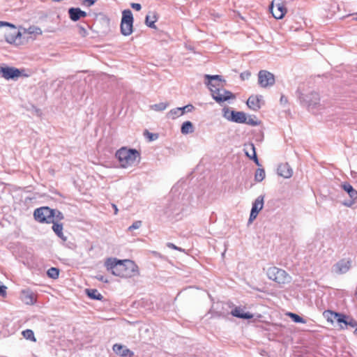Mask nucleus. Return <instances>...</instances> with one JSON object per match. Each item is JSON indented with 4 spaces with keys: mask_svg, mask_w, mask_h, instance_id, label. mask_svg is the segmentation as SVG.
Wrapping results in <instances>:
<instances>
[{
    "mask_svg": "<svg viewBox=\"0 0 357 357\" xmlns=\"http://www.w3.org/2000/svg\"><path fill=\"white\" fill-rule=\"evenodd\" d=\"M258 212L251 209L250 218H249V222H252L257 216Z\"/></svg>",
    "mask_w": 357,
    "mask_h": 357,
    "instance_id": "45",
    "label": "nucleus"
},
{
    "mask_svg": "<svg viewBox=\"0 0 357 357\" xmlns=\"http://www.w3.org/2000/svg\"><path fill=\"white\" fill-rule=\"evenodd\" d=\"M112 349L116 354L122 357H132L134 355V353L132 351L128 349L126 346L120 344H114Z\"/></svg>",
    "mask_w": 357,
    "mask_h": 357,
    "instance_id": "16",
    "label": "nucleus"
},
{
    "mask_svg": "<svg viewBox=\"0 0 357 357\" xmlns=\"http://www.w3.org/2000/svg\"><path fill=\"white\" fill-rule=\"evenodd\" d=\"M78 13L79 15L80 18L85 17L87 15L85 11L82 10L80 8H79Z\"/></svg>",
    "mask_w": 357,
    "mask_h": 357,
    "instance_id": "52",
    "label": "nucleus"
},
{
    "mask_svg": "<svg viewBox=\"0 0 357 357\" xmlns=\"http://www.w3.org/2000/svg\"><path fill=\"white\" fill-rule=\"evenodd\" d=\"M287 315L289 317H290L292 319V320L296 323H302V324L305 323V321L301 317H300L299 315H298L296 314H294L292 312H288Z\"/></svg>",
    "mask_w": 357,
    "mask_h": 357,
    "instance_id": "36",
    "label": "nucleus"
},
{
    "mask_svg": "<svg viewBox=\"0 0 357 357\" xmlns=\"http://www.w3.org/2000/svg\"><path fill=\"white\" fill-rule=\"evenodd\" d=\"M265 171L264 169L258 168L255 174V180L257 182L262 181L265 178Z\"/></svg>",
    "mask_w": 357,
    "mask_h": 357,
    "instance_id": "32",
    "label": "nucleus"
},
{
    "mask_svg": "<svg viewBox=\"0 0 357 357\" xmlns=\"http://www.w3.org/2000/svg\"><path fill=\"white\" fill-rule=\"evenodd\" d=\"M244 151L245 155L251 160H253L255 163L259 166V162L256 154L255 146L253 143H250L244 145Z\"/></svg>",
    "mask_w": 357,
    "mask_h": 357,
    "instance_id": "15",
    "label": "nucleus"
},
{
    "mask_svg": "<svg viewBox=\"0 0 357 357\" xmlns=\"http://www.w3.org/2000/svg\"><path fill=\"white\" fill-rule=\"evenodd\" d=\"M342 188L348 193L349 197L351 199L356 200L357 199V191L352 187L351 184L349 183H344L342 185Z\"/></svg>",
    "mask_w": 357,
    "mask_h": 357,
    "instance_id": "21",
    "label": "nucleus"
},
{
    "mask_svg": "<svg viewBox=\"0 0 357 357\" xmlns=\"http://www.w3.org/2000/svg\"><path fill=\"white\" fill-rule=\"evenodd\" d=\"M130 6H131L132 8H133L137 11L140 10L142 8L141 4H139L138 3H132Z\"/></svg>",
    "mask_w": 357,
    "mask_h": 357,
    "instance_id": "50",
    "label": "nucleus"
},
{
    "mask_svg": "<svg viewBox=\"0 0 357 357\" xmlns=\"http://www.w3.org/2000/svg\"><path fill=\"white\" fill-rule=\"evenodd\" d=\"M354 201H355V200L351 199V201H349V202H344V206H349H349H351V205L354 203Z\"/></svg>",
    "mask_w": 357,
    "mask_h": 357,
    "instance_id": "53",
    "label": "nucleus"
},
{
    "mask_svg": "<svg viewBox=\"0 0 357 357\" xmlns=\"http://www.w3.org/2000/svg\"><path fill=\"white\" fill-rule=\"evenodd\" d=\"M181 111L183 112V114L186 112H192L194 109V106L191 104L187 105L184 107H180Z\"/></svg>",
    "mask_w": 357,
    "mask_h": 357,
    "instance_id": "41",
    "label": "nucleus"
},
{
    "mask_svg": "<svg viewBox=\"0 0 357 357\" xmlns=\"http://www.w3.org/2000/svg\"><path fill=\"white\" fill-rule=\"evenodd\" d=\"M86 293L90 298L97 301H101L103 298L102 295L97 289H86Z\"/></svg>",
    "mask_w": 357,
    "mask_h": 357,
    "instance_id": "27",
    "label": "nucleus"
},
{
    "mask_svg": "<svg viewBox=\"0 0 357 357\" xmlns=\"http://www.w3.org/2000/svg\"><path fill=\"white\" fill-rule=\"evenodd\" d=\"M281 101H284V99H283V96L281 97Z\"/></svg>",
    "mask_w": 357,
    "mask_h": 357,
    "instance_id": "56",
    "label": "nucleus"
},
{
    "mask_svg": "<svg viewBox=\"0 0 357 357\" xmlns=\"http://www.w3.org/2000/svg\"><path fill=\"white\" fill-rule=\"evenodd\" d=\"M20 298L26 305H33L36 302L35 294L29 289L21 291Z\"/></svg>",
    "mask_w": 357,
    "mask_h": 357,
    "instance_id": "14",
    "label": "nucleus"
},
{
    "mask_svg": "<svg viewBox=\"0 0 357 357\" xmlns=\"http://www.w3.org/2000/svg\"><path fill=\"white\" fill-rule=\"evenodd\" d=\"M270 10L273 17L280 20L283 18L287 13V8L281 0H274L270 6Z\"/></svg>",
    "mask_w": 357,
    "mask_h": 357,
    "instance_id": "9",
    "label": "nucleus"
},
{
    "mask_svg": "<svg viewBox=\"0 0 357 357\" xmlns=\"http://www.w3.org/2000/svg\"><path fill=\"white\" fill-rule=\"evenodd\" d=\"M1 26H13L14 27V24L9 23V22L0 21V28Z\"/></svg>",
    "mask_w": 357,
    "mask_h": 357,
    "instance_id": "51",
    "label": "nucleus"
},
{
    "mask_svg": "<svg viewBox=\"0 0 357 357\" xmlns=\"http://www.w3.org/2000/svg\"><path fill=\"white\" fill-rule=\"evenodd\" d=\"M169 105V103L167 102H162L157 104H154L150 106L151 109L156 111V112H161L165 110Z\"/></svg>",
    "mask_w": 357,
    "mask_h": 357,
    "instance_id": "30",
    "label": "nucleus"
},
{
    "mask_svg": "<svg viewBox=\"0 0 357 357\" xmlns=\"http://www.w3.org/2000/svg\"><path fill=\"white\" fill-rule=\"evenodd\" d=\"M302 103L307 106L309 109L315 107L320 100L319 95L317 92H311L307 94H301L299 97Z\"/></svg>",
    "mask_w": 357,
    "mask_h": 357,
    "instance_id": "10",
    "label": "nucleus"
},
{
    "mask_svg": "<svg viewBox=\"0 0 357 357\" xmlns=\"http://www.w3.org/2000/svg\"><path fill=\"white\" fill-rule=\"evenodd\" d=\"M250 75H251V73L249 71L246 70L240 74V77H241V80L244 81V80L248 79L250 78Z\"/></svg>",
    "mask_w": 357,
    "mask_h": 357,
    "instance_id": "42",
    "label": "nucleus"
},
{
    "mask_svg": "<svg viewBox=\"0 0 357 357\" xmlns=\"http://www.w3.org/2000/svg\"><path fill=\"white\" fill-rule=\"evenodd\" d=\"M231 314L236 317L241 319H251L253 315L250 312H244L240 307H235L231 312Z\"/></svg>",
    "mask_w": 357,
    "mask_h": 357,
    "instance_id": "20",
    "label": "nucleus"
},
{
    "mask_svg": "<svg viewBox=\"0 0 357 357\" xmlns=\"http://www.w3.org/2000/svg\"><path fill=\"white\" fill-rule=\"evenodd\" d=\"M275 76L266 70H261L258 73V84L262 88L272 86L275 84Z\"/></svg>",
    "mask_w": 357,
    "mask_h": 357,
    "instance_id": "8",
    "label": "nucleus"
},
{
    "mask_svg": "<svg viewBox=\"0 0 357 357\" xmlns=\"http://www.w3.org/2000/svg\"><path fill=\"white\" fill-rule=\"evenodd\" d=\"M167 246L169 248H171V249H173V250H178L180 252H183L184 250L182 249L181 248H179V247H177L176 245H175L174 243H167Z\"/></svg>",
    "mask_w": 357,
    "mask_h": 357,
    "instance_id": "44",
    "label": "nucleus"
},
{
    "mask_svg": "<svg viewBox=\"0 0 357 357\" xmlns=\"http://www.w3.org/2000/svg\"><path fill=\"white\" fill-rule=\"evenodd\" d=\"M53 222H58L59 221L63 219V215L60 211L57 209H53Z\"/></svg>",
    "mask_w": 357,
    "mask_h": 357,
    "instance_id": "37",
    "label": "nucleus"
},
{
    "mask_svg": "<svg viewBox=\"0 0 357 357\" xmlns=\"http://www.w3.org/2000/svg\"><path fill=\"white\" fill-rule=\"evenodd\" d=\"M266 275L268 279L279 284H284L291 281V276L284 270L276 266L268 268L266 271Z\"/></svg>",
    "mask_w": 357,
    "mask_h": 357,
    "instance_id": "3",
    "label": "nucleus"
},
{
    "mask_svg": "<svg viewBox=\"0 0 357 357\" xmlns=\"http://www.w3.org/2000/svg\"><path fill=\"white\" fill-rule=\"evenodd\" d=\"M183 115V112L181 111L180 107L172 109L167 114V118L176 119V118Z\"/></svg>",
    "mask_w": 357,
    "mask_h": 357,
    "instance_id": "28",
    "label": "nucleus"
},
{
    "mask_svg": "<svg viewBox=\"0 0 357 357\" xmlns=\"http://www.w3.org/2000/svg\"><path fill=\"white\" fill-rule=\"evenodd\" d=\"M230 121L238 123H243L246 121V115L243 112L231 111Z\"/></svg>",
    "mask_w": 357,
    "mask_h": 357,
    "instance_id": "19",
    "label": "nucleus"
},
{
    "mask_svg": "<svg viewBox=\"0 0 357 357\" xmlns=\"http://www.w3.org/2000/svg\"><path fill=\"white\" fill-rule=\"evenodd\" d=\"M53 209L47 206L36 208L33 213L35 220L40 223L53 222Z\"/></svg>",
    "mask_w": 357,
    "mask_h": 357,
    "instance_id": "5",
    "label": "nucleus"
},
{
    "mask_svg": "<svg viewBox=\"0 0 357 357\" xmlns=\"http://www.w3.org/2000/svg\"><path fill=\"white\" fill-rule=\"evenodd\" d=\"M243 123L255 126L259 125V122L255 116H246V121Z\"/></svg>",
    "mask_w": 357,
    "mask_h": 357,
    "instance_id": "35",
    "label": "nucleus"
},
{
    "mask_svg": "<svg viewBox=\"0 0 357 357\" xmlns=\"http://www.w3.org/2000/svg\"><path fill=\"white\" fill-rule=\"evenodd\" d=\"M347 317L341 313H340V317L336 318L335 322L338 324H344L345 325L349 324L351 326H354V324L351 322H347L346 320Z\"/></svg>",
    "mask_w": 357,
    "mask_h": 357,
    "instance_id": "38",
    "label": "nucleus"
},
{
    "mask_svg": "<svg viewBox=\"0 0 357 357\" xmlns=\"http://www.w3.org/2000/svg\"><path fill=\"white\" fill-rule=\"evenodd\" d=\"M24 33L34 35H41L43 33V31L40 27L31 26H29L28 29H24Z\"/></svg>",
    "mask_w": 357,
    "mask_h": 357,
    "instance_id": "31",
    "label": "nucleus"
},
{
    "mask_svg": "<svg viewBox=\"0 0 357 357\" xmlns=\"http://www.w3.org/2000/svg\"><path fill=\"white\" fill-rule=\"evenodd\" d=\"M144 135L149 139V141H154L158 139V134H153L149 132L148 130H145L144 132Z\"/></svg>",
    "mask_w": 357,
    "mask_h": 357,
    "instance_id": "39",
    "label": "nucleus"
},
{
    "mask_svg": "<svg viewBox=\"0 0 357 357\" xmlns=\"http://www.w3.org/2000/svg\"><path fill=\"white\" fill-rule=\"evenodd\" d=\"M211 93L213 98L218 103L235 98V96L231 92L225 89L223 87L211 89Z\"/></svg>",
    "mask_w": 357,
    "mask_h": 357,
    "instance_id": "7",
    "label": "nucleus"
},
{
    "mask_svg": "<svg viewBox=\"0 0 357 357\" xmlns=\"http://www.w3.org/2000/svg\"><path fill=\"white\" fill-rule=\"evenodd\" d=\"M112 208L114 210V214L116 215L118 213V211H119L117 206L116 204H112Z\"/></svg>",
    "mask_w": 357,
    "mask_h": 357,
    "instance_id": "54",
    "label": "nucleus"
},
{
    "mask_svg": "<svg viewBox=\"0 0 357 357\" xmlns=\"http://www.w3.org/2000/svg\"><path fill=\"white\" fill-rule=\"evenodd\" d=\"M6 289L7 287L3 284H1V282H0V296H6Z\"/></svg>",
    "mask_w": 357,
    "mask_h": 357,
    "instance_id": "47",
    "label": "nucleus"
},
{
    "mask_svg": "<svg viewBox=\"0 0 357 357\" xmlns=\"http://www.w3.org/2000/svg\"><path fill=\"white\" fill-rule=\"evenodd\" d=\"M52 223L53 224L52 230L54 231V233L58 236V237L63 241H66V237L64 236L63 233V225L56 222H53Z\"/></svg>",
    "mask_w": 357,
    "mask_h": 357,
    "instance_id": "22",
    "label": "nucleus"
},
{
    "mask_svg": "<svg viewBox=\"0 0 357 357\" xmlns=\"http://www.w3.org/2000/svg\"><path fill=\"white\" fill-rule=\"evenodd\" d=\"M278 174L285 178H290L292 176V169L287 163L281 164L278 167Z\"/></svg>",
    "mask_w": 357,
    "mask_h": 357,
    "instance_id": "17",
    "label": "nucleus"
},
{
    "mask_svg": "<svg viewBox=\"0 0 357 357\" xmlns=\"http://www.w3.org/2000/svg\"><path fill=\"white\" fill-rule=\"evenodd\" d=\"M205 78L207 79L206 84L210 91H211V89H217L219 87H223L221 76L206 75Z\"/></svg>",
    "mask_w": 357,
    "mask_h": 357,
    "instance_id": "13",
    "label": "nucleus"
},
{
    "mask_svg": "<svg viewBox=\"0 0 357 357\" xmlns=\"http://www.w3.org/2000/svg\"><path fill=\"white\" fill-rule=\"evenodd\" d=\"M47 274L49 278L52 279H56L59 278V270L56 268L52 267L47 270Z\"/></svg>",
    "mask_w": 357,
    "mask_h": 357,
    "instance_id": "33",
    "label": "nucleus"
},
{
    "mask_svg": "<svg viewBox=\"0 0 357 357\" xmlns=\"http://www.w3.org/2000/svg\"><path fill=\"white\" fill-rule=\"evenodd\" d=\"M264 206V197L263 196H259L252 204V209L259 212Z\"/></svg>",
    "mask_w": 357,
    "mask_h": 357,
    "instance_id": "26",
    "label": "nucleus"
},
{
    "mask_svg": "<svg viewBox=\"0 0 357 357\" xmlns=\"http://www.w3.org/2000/svg\"><path fill=\"white\" fill-rule=\"evenodd\" d=\"M78 33L82 37H85L88 34L87 30L82 26H78Z\"/></svg>",
    "mask_w": 357,
    "mask_h": 357,
    "instance_id": "43",
    "label": "nucleus"
},
{
    "mask_svg": "<svg viewBox=\"0 0 357 357\" xmlns=\"http://www.w3.org/2000/svg\"><path fill=\"white\" fill-rule=\"evenodd\" d=\"M261 98V96H260V97L253 96H250L247 100L248 107L254 111H257V110L259 109L261 107V105H260Z\"/></svg>",
    "mask_w": 357,
    "mask_h": 357,
    "instance_id": "18",
    "label": "nucleus"
},
{
    "mask_svg": "<svg viewBox=\"0 0 357 357\" xmlns=\"http://www.w3.org/2000/svg\"><path fill=\"white\" fill-rule=\"evenodd\" d=\"M181 132L183 135H188L193 132L194 127L192 123L189 121H185L181 126Z\"/></svg>",
    "mask_w": 357,
    "mask_h": 357,
    "instance_id": "25",
    "label": "nucleus"
},
{
    "mask_svg": "<svg viewBox=\"0 0 357 357\" xmlns=\"http://www.w3.org/2000/svg\"><path fill=\"white\" fill-rule=\"evenodd\" d=\"M78 12L79 8H70L68 10L69 16L71 20L76 22L80 19Z\"/></svg>",
    "mask_w": 357,
    "mask_h": 357,
    "instance_id": "29",
    "label": "nucleus"
},
{
    "mask_svg": "<svg viewBox=\"0 0 357 357\" xmlns=\"http://www.w3.org/2000/svg\"><path fill=\"white\" fill-rule=\"evenodd\" d=\"M281 101H284V99H283V96L281 97Z\"/></svg>",
    "mask_w": 357,
    "mask_h": 357,
    "instance_id": "57",
    "label": "nucleus"
},
{
    "mask_svg": "<svg viewBox=\"0 0 357 357\" xmlns=\"http://www.w3.org/2000/svg\"><path fill=\"white\" fill-rule=\"evenodd\" d=\"M115 156L123 168L132 167L138 163L140 160V153L138 151L127 147H122L119 149L116 152Z\"/></svg>",
    "mask_w": 357,
    "mask_h": 357,
    "instance_id": "2",
    "label": "nucleus"
},
{
    "mask_svg": "<svg viewBox=\"0 0 357 357\" xmlns=\"http://www.w3.org/2000/svg\"><path fill=\"white\" fill-rule=\"evenodd\" d=\"M141 226H142V221L136 220L128 227V230L132 231L134 229H139Z\"/></svg>",
    "mask_w": 357,
    "mask_h": 357,
    "instance_id": "40",
    "label": "nucleus"
},
{
    "mask_svg": "<svg viewBox=\"0 0 357 357\" xmlns=\"http://www.w3.org/2000/svg\"><path fill=\"white\" fill-rule=\"evenodd\" d=\"M96 1L97 0H83L82 4L90 7L93 6Z\"/></svg>",
    "mask_w": 357,
    "mask_h": 357,
    "instance_id": "46",
    "label": "nucleus"
},
{
    "mask_svg": "<svg viewBox=\"0 0 357 357\" xmlns=\"http://www.w3.org/2000/svg\"><path fill=\"white\" fill-rule=\"evenodd\" d=\"M157 17L155 13H149L146 16L145 23L150 28L156 29L155 25Z\"/></svg>",
    "mask_w": 357,
    "mask_h": 357,
    "instance_id": "23",
    "label": "nucleus"
},
{
    "mask_svg": "<svg viewBox=\"0 0 357 357\" xmlns=\"http://www.w3.org/2000/svg\"><path fill=\"white\" fill-rule=\"evenodd\" d=\"M22 333L23 337L24 338H26V340H31L33 342L36 341L34 333L32 330L26 329L25 331H23Z\"/></svg>",
    "mask_w": 357,
    "mask_h": 357,
    "instance_id": "34",
    "label": "nucleus"
},
{
    "mask_svg": "<svg viewBox=\"0 0 357 357\" xmlns=\"http://www.w3.org/2000/svg\"><path fill=\"white\" fill-rule=\"evenodd\" d=\"M24 70H20L15 67L0 66V77H3L8 80L16 79L21 76L27 77L28 75L24 74Z\"/></svg>",
    "mask_w": 357,
    "mask_h": 357,
    "instance_id": "6",
    "label": "nucleus"
},
{
    "mask_svg": "<svg viewBox=\"0 0 357 357\" xmlns=\"http://www.w3.org/2000/svg\"><path fill=\"white\" fill-rule=\"evenodd\" d=\"M105 266L112 275L122 278H131L139 275L138 266L130 259L109 257L105 260Z\"/></svg>",
    "mask_w": 357,
    "mask_h": 357,
    "instance_id": "1",
    "label": "nucleus"
},
{
    "mask_svg": "<svg viewBox=\"0 0 357 357\" xmlns=\"http://www.w3.org/2000/svg\"><path fill=\"white\" fill-rule=\"evenodd\" d=\"M231 111H229V109H224V117L226 118L227 120L230 121V116H231Z\"/></svg>",
    "mask_w": 357,
    "mask_h": 357,
    "instance_id": "49",
    "label": "nucleus"
},
{
    "mask_svg": "<svg viewBox=\"0 0 357 357\" xmlns=\"http://www.w3.org/2000/svg\"><path fill=\"white\" fill-rule=\"evenodd\" d=\"M96 278L97 280H98L99 281H101V282H105V283L109 282V280H107V278L105 276L102 275H97L96 276Z\"/></svg>",
    "mask_w": 357,
    "mask_h": 357,
    "instance_id": "48",
    "label": "nucleus"
},
{
    "mask_svg": "<svg viewBox=\"0 0 357 357\" xmlns=\"http://www.w3.org/2000/svg\"><path fill=\"white\" fill-rule=\"evenodd\" d=\"M10 30L5 33V40L10 44L19 45L22 43V33L17 29V27L14 25L13 26H9Z\"/></svg>",
    "mask_w": 357,
    "mask_h": 357,
    "instance_id": "11",
    "label": "nucleus"
},
{
    "mask_svg": "<svg viewBox=\"0 0 357 357\" xmlns=\"http://www.w3.org/2000/svg\"><path fill=\"white\" fill-rule=\"evenodd\" d=\"M324 317L328 322L333 324L336 321V318L340 317V313L335 312L331 310H326L324 312Z\"/></svg>",
    "mask_w": 357,
    "mask_h": 357,
    "instance_id": "24",
    "label": "nucleus"
},
{
    "mask_svg": "<svg viewBox=\"0 0 357 357\" xmlns=\"http://www.w3.org/2000/svg\"><path fill=\"white\" fill-rule=\"evenodd\" d=\"M351 266V260L350 259H342L333 266V271L337 274H344L349 271Z\"/></svg>",
    "mask_w": 357,
    "mask_h": 357,
    "instance_id": "12",
    "label": "nucleus"
},
{
    "mask_svg": "<svg viewBox=\"0 0 357 357\" xmlns=\"http://www.w3.org/2000/svg\"><path fill=\"white\" fill-rule=\"evenodd\" d=\"M354 333H355L356 335H357V328L355 329V331H354Z\"/></svg>",
    "mask_w": 357,
    "mask_h": 357,
    "instance_id": "55",
    "label": "nucleus"
},
{
    "mask_svg": "<svg viewBox=\"0 0 357 357\" xmlns=\"http://www.w3.org/2000/svg\"><path fill=\"white\" fill-rule=\"evenodd\" d=\"M133 16L130 10H124L122 12L121 22V33L125 36H130L133 31Z\"/></svg>",
    "mask_w": 357,
    "mask_h": 357,
    "instance_id": "4",
    "label": "nucleus"
}]
</instances>
